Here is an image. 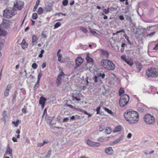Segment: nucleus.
<instances>
[{
  "instance_id": "1",
  "label": "nucleus",
  "mask_w": 158,
  "mask_h": 158,
  "mask_svg": "<svg viewBox=\"0 0 158 158\" xmlns=\"http://www.w3.org/2000/svg\"><path fill=\"white\" fill-rule=\"evenodd\" d=\"M124 116L126 119L131 124H134L137 123L139 119L138 113L135 111H129L125 113Z\"/></svg>"
},
{
  "instance_id": "2",
  "label": "nucleus",
  "mask_w": 158,
  "mask_h": 158,
  "mask_svg": "<svg viewBox=\"0 0 158 158\" xmlns=\"http://www.w3.org/2000/svg\"><path fill=\"white\" fill-rule=\"evenodd\" d=\"M101 64L103 67L109 70H113L115 68V65L110 60L103 59Z\"/></svg>"
},
{
  "instance_id": "3",
  "label": "nucleus",
  "mask_w": 158,
  "mask_h": 158,
  "mask_svg": "<svg viewBox=\"0 0 158 158\" xmlns=\"http://www.w3.org/2000/svg\"><path fill=\"white\" fill-rule=\"evenodd\" d=\"M146 75L148 77H156L158 76V69L151 68L146 70Z\"/></svg>"
},
{
  "instance_id": "4",
  "label": "nucleus",
  "mask_w": 158,
  "mask_h": 158,
  "mask_svg": "<svg viewBox=\"0 0 158 158\" xmlns=\"http://www.w3.org/2000/svg\"><path fill=\"white\" fill-rule=\"evenodd\" d=\"M129 100L128 95L124 94L122 95L119 100V104L120 106L124 107L128 103Z\"/></svg>"
},
{
  "instance_id": "5",
  "label": "nucleus",
  "mask_w": 158,
  "mask_h": 158,
  "mask_svg": "<svg viewBox=\"0 0 158 158\" xmlns=\"http://www.w3.org/2000/svg\"><path fill=\"white\" fill-rule=\"evenodd\" d=\"M13 8L6 9L3 10V16L5 18H10L15 15Z\"/></svg>"
},
{
  "instance_id": "6",
  "label": "nucleus",
  "mask_w": 158,
  "mask_h": 158,
  "mask_svg": "<svg viewBox=\"0 0 158 158\" xmlns=\"http://www.w3.org/2000/svg\"><path fill=\"white\" fill-rule=\"evenodd\" d=\"M144 119L145 122L148 124H153L155 122L154 116L149 114H147L145 115Z\"/></svg>"
},
{
  "instance_id": "7",
  "label": "nucleus",
  "mask_w": 158,
  "mask_h": 158,
  "mask_svg": "<svg viewBox=\"0 0 158 158\" xmlns=\"http://www.w3.org/2000/svg\"><path fill=\"white\" fill-rule=\"evenodd\" d=\"M23 2L20 1H17L15 3H14L13 8L15 10L17 9L21 10L23 8Z\"/></svg>"
},
{
  "instance_id": "8",
  "label": "nucleus",
  "mask_w": 158,
  "mask_h": 158,
  "mask_svg": "<svg viewBox=\"0 0 158 158\" xmlns=\"http://www.w3.org/2000/svg\"><path fill=\"white\" fill-rule=\"evenodd\" d=\"M81 95V94L76 92L75 93L73 94L72 96V99L73 100H75L77 101H79L81 100L80 97Z\"/></svg>"
},
{
  "instance_id": "9",
  "label": "nucleus",
  "mask_w": 158,
  "mask_h": 158,
  "mask_svg": "<svg viewBox=\"0 0 158 158\" xmlns=\"http://www.w3.org/2000/svg\"><path fill=\"white\" fill-rule=\"evenodd\" d=\"M83 59L81 57H78L75 60L76 62L75 68H77L80 66L83 63Z\"/></svg>"
},
{
  "instance_id": "10",
  "label": "nucleus",
  "mask_w": 158,
  "mask_h": 158,
  "mask_svg": "<svg viewBox=\"0 0 158 158\" xmlns=\"http://www.w3.org/2000/svg\"><path fill=\"white\" fill-rule=\"evenodd\" d=\"M87 143L88 145L93 147H99L100 145L99 143L95 142L90 140H88Z\"/></svg>"
},
{
  "instance_id": "11",
  "label": "nucleus",
  "mask_w": 158,
  "mask_h": 158,
  "mask_svg": "<svg viewBox=\"0 0 158 158\" xmlns=\"http://www.w3.org/2000/svg\"><path fill=\"white\" fill-rule=\"evenodd\" d=\"M11 22L10 21L6 19H3V23L0 25L3 27H5L6 28L8 29L9 27L10 24Z\"/></svg>"
},
{
  "instance_id": "12",
  "label": "nucleus",
  "mask_w": 158,
  "mask_h": 158,
  "mask_svg": "<svg viewBox=\"0 0 158 158\" xmlns=\"http://www.w3.org/2000/svg\"><path fill=\"white\" fill-rule=\"evenodd\" d=\"M46 100V98L43 96H41L40 98L39 102L40 104L41 105L42 108H44V105Z\"/></svg>"
},
{
  "instance_id": "13",
  "label": "nucleus",
  "mask_w": 158,
  "mask_h": 158,
  "mask_svg": "<svg viewBox=\"0 0 158 158\" xmlns=\"http://www.w3.org/2000/svg\"><path fill=\"white\" fill-rule=\"evenodd\" d=\"M105 152L109 155H112L113 154L114 151L112 147H109L105 149Z\"/></svg>"
},
{
  "instance_id": "14",
  "label": "nucleus",
  "mask_w": 158,
  "mask_h": 158,
  "mask_svg": "<svg viewBox=\"0 0 158 158\" xmlns=\"http://www.w3.org/2000/svg\"><path fill=\"white\" fill-rule=\"evenodd\" d=\"M53 5L51 3H49L48 5H45L44 9L47 12L51 11L52 10Z\"/></svg>"
},
{
  "instance_id": "15",
  "label": "nucleus",
  "mask_w": 158,
  "mask_h": 158,
  "mask_svg": "<svg viewBox=\"0 0 158 158\" xmlns=\"http://www.w3.org/2000/svg\"><path fill=\"white\" fill-rule=\"evenodd\" d=\"M102 57L105 58H108L109 56L108 52L105 50H101Z\"/></svg>"
},
{
  "instance_id": "16",
  "label": "nucleus",
  "mask_w": 158,
  "mask_h": 158,
  "mask_svg": "<svg viewBox=\"0 0 158 158\" xmlns=\"http://www.w3.org/2000/svg\"><path fill=\"white\" fill-rule=\"evenodd\" d=\"M7 34V32L3 29V27L0 25V36H4L6 35Z\"/></svg>"
},
{
  "instance_id": "17",
  "label": "nucleus",
  "mask_w": 158,
  "mask_h": 158,
  "mask_svg": "<svg viewBox=\"0 0 158 158\" xmlns=\"http://www.w3.org/2000/svg\"><path fill=\"white\" fill-rule=\"evenodd\" d=\"M12 149H11L9 147H8L6 149V150L5 154L6 155L9 154L10 156L11 157H12L13 154H12Z\"/></svg>"
},
{
  "instance_id": "18",
  "label": "nucleus",
  "mask_w": 158,
  "mask_h": 158,
  "mask_svg": "<svg viewBox=\"0 0 158 158\" xmlns=\"http://www.w3.org/2000/svg\"><path fill=\"white\" fill-rule=\"evenodd\" d=\"M125 13L126 15H125V17L126 19L130 22H132V20L131 18V14L129 13L126 12H125Z\"/></svg>"
},
{
  "instance_id": "19",
  "label": "nucleus",
  "mask_w": 158,
  "mask_h": 158,
  "mask_svg": "<svg viewBox=\"0 0 158 158\" xmlns=\"http://www.w3.org/2000/svg\"><path fill=\"white\" fill-rule=\"evenodd\" d=\"M61 50H58L57 52V56L58 57V61L62 63V62L61 61V58L62 57V55L61 54H60V52Z\"/></svg>"
},
{
  "instance_id": "20",
  "label": "nucleus",
  "mask_w": 158,
  "mask_h": 158,
  "mask_svg": "<svg viewBox=\"0 0 158 158\" xmlns=\"http://www.w3.org/2000/svg\"><path fill=\"white\" fill-rule=\"evenodd\" d=\"M21 45L23 49H25L28 46L27 44L26 43L24 39L23 40L21 43Z\"/></svg>"
},
{
  "instance_id": "21",
  "label": "nucleus",
  "mask_w": 158,
  "mask_h": 158,
  "mask_svg": "<svg viewBox=\"0 0 158 158\" xmlns=\"http://www.w3.org/2000/svg\"><path fill=\"white\" fill-rule=\"evenodd\" d=\"M123 138V136H121L118 139H115L112 142V145L116 144L120 142V141Z\"/></svg>"
},
{
  "instance_id": "22",
  "label": "nucleus",
  "mask_w": 158,
  "mask_h": 158,
  "mask_svg": "<svg viewBox=\"0 0 158 158\" xmlns=\"http://www.w3.org/2000/svg\"><path fill=\"white\" fill-rule=\"evenodd\" d=\"M38 40L37 37L35 35H33L32 37V41L31 44L32 46L35 44L36 43V41Z\"/></svg>"
},
{
  "instance_id": "23",
  "label": "nucleus",
  "mask_w": 158,
  "mask_h": 158,
  "mask_svg": "<svg viewBox=\"0 0 158 158\" xmlns=\"http://www.w3.org/2000/svg\"><path fill=\"white\" fill-rule=\"evenodd\" d=\"M121 129V127L120 126H116L113 130V132L116 133L119 132Z\"/></svg>"
},
{
  "instance_id": "24",
  "label": "nucleus",
  "mask_w": 158,
  "mask_h": 158,
  "mask_svg": "<svg viewBox=\"0 0 158 158\" xmlns=\"http://www.w3.org/2000/svg\"><path fill=\"white\" fill-rule=\"evenodd\" d=\"M112 130L109 127H107L105 130V132L107 134H110Z\"/></svg>"
},
{
  "instance_id": "25",
  "label": "nucleus",
  "mask_w": 158,
  "mask_h": 158,
  "mask_svg": "<svg viewBox=\"0 0 158 158\" xmlns=\"http://www.w3.org/2000/svg\"><path fill=\"white\" fill-rule=\"evenodd\" d=\"M64 75V74L62 70H61L60 73L58 74L57 78L58 79L61 80L62 77Z\"/></svg>"
},
{
  "instance_id": "26",
  "label": "nucleus",
  "mask_w": 158,
  "mask_h": 158,
  "mask_svg": "<svg viewBox=\"0 0 158 158\" xmlns=\"http://www.w3.org/2000/svg\"><path fill=\"white\" fill-rule=\"evenodd\" d=\"M100 109L101 106H98L96 110V111H97V114H100L101 115L103 114V112L100 111Z\"/></svg>"
},
{
  "instance_id": "27",
  "label": "nucleus",
  "mask_w": 158,
  "mask_h": 158,
  "mask_svg": "<svg viewBox=\"0 0 158 158\" xmlns=\"http://www.w3.org/2000/svg\"><path fill=\"white\" fill-rule=\"evenodd\" d=\"M40 0H38L36 2L35 5V6H34V7L33 9V11H34V12L35 11V10H36L37 7H38V6L39 4L40 3Z\"/></svg>"
},
{
  "instance_id": "28",
  "label": "nucleus",
  "mask_w": 158,
  "mask_h": 158,
  "mask_svg": "<svg viewBox=\"0 0 158 158\" xmlns=\"http://www.w3.org/2000/svg\"><path fill=\"white\" fill-rule=\"evenodd\" d=\"M52 152V150L51 149H49L47 153L46 154L45 156V157L49 158L51 155V152Z\"/></svg>"
},
{
  "instance_id": "29",
  "label": "nucleus",
  "mask_w": 158,
  "mask_h": 158,
  "mask_svg": "<svg viewBox=\"0 0 158 158\" xmlns=\"http://www.w3.org/2000/svg\"><path fill=\"white\" fill-rule=\"evenodd\" d=\"M86 60L88 64L90 63V64H91V63H92L93 62V59L89 56H88L86 58Z\"/></svg>"
},
{
  "instance_id": "30",
  "label": "nucleus",
  "mask_w": 158,
  "mask_h": 158,
  "mask_svg": "<svg viewBox=\"0 0 158 158\" xmlns=\"http://www.w3.org/2000/svg\"><path fill=\"white\" fill-rule=\"evenodd\" d=\"M121 32H123V33H125V31L123 29H122V30H120V31H116V32H115V33H113L112 35H116L117 34H118L120 33H121Z\"/></svg>"
},
{
  "instance_id": "31",
  "label": "nucleus",
  "mask_w": 158,
  "mask_h": 158,
  "mask_svg": "<svg viewBox=\"0 0 158 158\" xmlns=\"http://www.w3.org/2000/svg\"><path fill=\"white\" fill-rule=\"evenodd\" d=\"M152 27V26H149L148 27H147V28H144V27H141L140 30L142 31H145L146 30H149V29Z\"/></svg>"
},
{
  "instance_id": "32",
  "label": "nucleus",
  "mask_w": 158,
  "mask_h": 158,
  "mask_svg": "<svg viewBox=\"0 0 158 158\" xmlns=\"http://www.w3.org/2000/svg\"><path fill=\"white\" fill-rule=\"evenodd\" d=\"M43 9L41 7H40L38 8L37 10V13L39 15H41L43 13Z\"/></svg>"
},
{
  "instance_id": "33",
  "label": "nucleus",
  "mask_w": 158,
  "mask_h": 158,
  "mask_svg": "<svg viewBox=\"0 0 158 158\" xmlns=\"http://www.w3.org/2000/svg\"><path fill=\"white\" fill-rule=\"evenodd\" d=\"M104 109L109 114H113V112L111 110H110L109 109L106 108L104 107Z\"/></svg>"
},
{
  "instance_id": "34",
  "label": "nucleus",
  "mask_w": 158,
  "mask_h": 158,
  "mask_svg": "<svg viewBox=\"0 0 158 158\" xmlns=\"http://www.w3.org/2000/svg\"><path fill=\"white\" fill-rule=\"evenodd\" d=\"M142 65L140 64H138L137 66V68L138 69V72H139L142 69Z\"/></svg>"
},
{
  "instance_id": "35",
  "label": "nucleus",
  "mask_w": 158,
  "mask_h": 158,
  "mask_svg": "<svg viewBox=\"0 0 158 158\" xmlns=\"http://www.w3.org/2000/svg\"><path fill=\"white\" fill-rule=\"evenodd\" d=\"M9 91L7 90V89H5L4 94V96L6 97H7L9 95Z\"/></svg>"
},
{
  "instance_id": "36",
  "label": "nucleus",
  "mask_w": 158,
  "mask_h": 158,
  "mask_svg": "<svg viewBox=\"0 0 158 158\" xmlns=\"http://www.w3.org/2000/svg\"><path fill=\"white\" fill-rule=\"evenodd\" d=\"M124 92V90L122 88H121L119 90V95L121 96Z\"/></svg>"
},
{
  "instance_id": "37",
  "label": "nucleus",
  "mask_w": 158,
  "mask_h": 158,
  "mask_svg": "<svg viewBox=\"0 0 158 158\" xmlns=\"http://www.w3.org/2000/svg\"><path fill=\"white\" fill-rule=\"evenodd\" d=\"M61 25V24L60 22H58L56 23L54 25V27L55 28H56L59 27Z\"/></svg>"
},
{
  "instance_id": "38",
  "label": "nucleus",
  "mask_w": 158,
  "mask_h": 158,
  "mask_svg": "<svg viewBox=\"0 0 158 158\" xmlns=\"http://www.w3.org/2000/svg\"><path fill=\"white\" fill-rule=\"evenodd\" d=\"M19 120H17L16 122L13 121L12 123L14 124L15 127H17L19 125Z\"/></svg>"
},
{
  "instance_id": "39",
  "label": "nucleus",
  "mask_w": 158,
  "mask_h": 158,
  "mask_svg": "<svg viewBox=\"0 0 158 158\" xmlns=\"http://www.w3.org/2000/svg\"><path fill=\"white\" fill-rule=\"evenodd\" d=\"M98 75L99 77H102V79H103L105 76V74L104 73H98Z\"/></svg>"
},
{
  "instance_id": "40",
  "label": "nucleus",
  "mask_w": 158,
  "mask_h": 158,
  "mask_svg": "<svg viewBox=\"0 0 158 158\" xmlns=\"http://www.w3.org/2000/svg\"><path fill=\"white\" fill-rule=\"evenodd\" d=\"M80 29L84 33H86L88 32V30L85 28L81 27Z\"/></svg>"
},
{
  "instance_id": "41",
  "label": "nucleus",
  "mask_w": 158,
  "mask_h": 158,
  "mask_svg": "<svg viewBox=\"0 0 158 158\" xmlns=\"http://www.w3.org/2000/svg\"><path fill=\"white\" fill-rule=\"evenodd\" d=\"M38 18L37 14L36 13H34L32 14V18L33 19H35Z\"/></svg>"
},
{
  "instance_id": "42",
  "label": "nucleus",
  "mask_w": 158,
  "mask_h": 158,
  "mask_svg": "<svg viewBox=\"0 0 158 158\" xmlns=\"http://www.w3.org/2000/svg\"><path fill=\"white\" fill-rule=\"evenodd\" d=\"M68 2V0H64L62 1L63 5L64 6H66L67 5Z\"/></svg>"
},
{
  "instance_id": "43",
  "label": "nucleus",
  "mask_w": 158,
  "mask_h": 158,
  "mask_svg": "<svg viewBox=\"0 0 158 158\" xmlns=\"http://www.w3.org/2000/svg\"><path fill=\"white\" fill-rule=\"evenodd\" d=\"M40 84H35L33 87V90L34 91H35L39 87Z\"/></svg>"
},
{
  "instance_id": "44",
  "label": "nucleus",
  "mask_w": 158,
  "mask_h": 158,
  "mask_svg": "<svg viewBox=\"0 0 158 158\" xmlns=\"http://www.w3.org/2000/svg\"><path fill=\"white\" fill-rule=\"evenodd\" d=\"M44 50H41L40 53L39 55L38 56L40 58H41L43 57V54L44 53Z\"/></svg>"
},
{
  "instance_id": "45",
  "label": "nucleus",
  "mask_w": 158,
  "mask_h": 158,
  "mask_svg": "<svg viewBox=\"0 0 158 158\" xmlns=\"http://www.w3.org/2000/svg\"><path fill=\"white\" fill-rule=\"evenodd\" d=\"M121 58L122 60H123L125 62H126L127 60L125 56L124 55H123L121 56Z\"/></svg>"
},
{
  "instance_id": "46",
  "label": "nucleus",
  "mask_w": 158,
  "mask_h": 158,
  "mask_svg": "<svg viewBox=\"0 0 158 158\" xmlns=\"http://www.w3.org/2000/svg\"><path fill=\"white\" fill-rule=\"evenodd\" d=\"M104 128L105 127L104 126H101L99 128V131L100 132H102L104 130Z\"/></svg>"
},
{
  "instance_id": "47",
  "label": "nucleus",
  "mask_w": 158,
  "mask_h": 158,
  "mask_svg": "<svg viewBox=\"0 0 158 158\" xmlns=\"http://www.w3.org/2000/svg\"><path fill=\"white\" fill-rule=\"evenodd\" d=\"M37 65L35 63H34L32 65V67L34 69H36L37 68Z\"/></svg>"
},
{
  "instance_id": "48",
  "label": "nucleus",
  "mask_w": 158,
  "mask_h": 158,
  "mask_svg": "<svg viewBox=\"0 0 158 158\" xmlns=\"http://www.w3.org/2000/svg\"><path fill=\"white\" fill-rule=\"evenodd\" d=\"M156 33V31L150 33L147 35V36H149V37H152L153 35H154Z\"/></svg>"
},
{
  "instance_id": "49",
  "label": "nucleus",
  "mask_w": 158,
  "mask_h": 158,
  "mask_svg": "<svg viewBox=\"0 0 158 158\" xmlns=\"http://www.w3.org/2000/svg\"><path fill=\"white\" fill-rule=\"evenodd\" d=\"M125 62L131 66H132L133 64V63H131L130 61L128 60H127Z\"/></svg>"
},
{
  "instance_id": "50",
  "label": "nucleus",
  "mask_w": 158,
  "mask_h": 158,
  "mask_svg": "<svg viewBox=\"0 0 158 158\" xmlns=\"http://www.w3.org/2000/svg\"><path fill=\"white\" fill-rule=\"evenodd\" d=\"M61 80L58 79L57 78L56 80V83L58 85H60L61 84Z\"/></svg>"
},
{
  "instance_id": "51",
  "label": "nucleus",
  "mask_w": 158,
  "mask_h": 158,
  "mask_svg": "<svg viewBox=\"0 0 158 158\" xmlns=\"http://www.w3.org/2000/svg\"><path fill=\"white\" fill-rule=\"evenodd\" d=\"M22 112L24 114H25L27 112V109L25 108H23L22 110Z\"/></svg>"
},
{
  "instance_id": "52",
  "label": "nucleus",
  "mask_w": 158,
  "mask_h": 158,
  "mask_svg": "<svg viewBox=\"0 0 158 158\" xmlns=\"http://www.w3.org/2000/svg\"><path fill=\"white\" fill-rule=\"evenodd\" d=\"M104 140V139L103 137H100L98 138V141L100 142H102Z\"/></svg>"
},
{
  "instance_id": "53",
  "label": "nucleus",
  "mask_w": 158,
  "mask_h": 158,
  "mask_svg": "<svg viewBox=\"0 0 158 158\" xmlns=\"http://www.w3.org/2000/svg\"><path fill=\"white\" fill-rule=\"evenodd\" d=\"M11 85L9 84L7 85L6 89H7V90H8L9 91V90L11 89Z\"/></svg>"
},
{
  "instance_id": "54",
  "label": "nucleus",
  "mask_w": 158,
  "mask_h": 158,
  "mask_svg": "<svg viewBox=\"0 0 158 158\" xmlns=\"http://www.w3.org/2000/svg\"><path fill=\"white\" fill-rule=\"evenodd\" d=\"M69 118H68L66 117V118H64L63 120V122H68L69 121Z\"/></svg>"
},
{
  "instance_id": "55",
  "label": "nucleus",
  "mask_w": 158,
  "mask_h": 158,
  "mask_svg": "<svg viewBox=\"0 0 158 158\" xmlns=\"http://www.w3.org/2000/svg\"><path fill=\"white\" fill-rule=\"evenodd\" d=\"M42 73L41 72H40V73H39V75H38V78H37L40 79L41 77L42 76Z\"/></svg>"
},
{
  "instance_id": "56",
  "label": "nucleus",
  "mask_w": 158,
  "mask_h": 158,
  "mask_svg": "<svg viewBox=\"0 0 158 158\" xmlns=\"http://www.w3.org/2000/svg\"><path fill=\"white\" fill-rule=\"evenodd\" d=\"M44 144H43V143H37V146L40 147H41L43 146Z\"/></svg>"
},
{
  "instance_id": "57",
  "label": "nucleus",
  "mask_w": 158,
  "mask_h": 158,
  "mask_svg": "<svg viewBox=\"0 0 158 158\" xmlns=\"http://www.w3.org/2000/svg\"><path fill=\"white\" fill-rule=\"evenodd\" d=\"M90 32L91 33H92L94 35H95L97 34L96 32L94 31L91 30L90 31Z\"/></svg>"
},
{
  "instance_id": "58",
  "label": "nucleus",
  "mask_w": 158,
  "mask_h": 158,
  "mask_svg": "<svg viewBox=\"0 0 158 158\" xmlns=\"http://www.w3.org/2000/svg\"><path fill=\"white\" fill-rule=\"evenodd\" d=\"M103 11L106 14H108L109 13V12L106 9H104L103 10Z\"/></svg>"
},
{
  "instance_id": "59",
  "label": "nucleus",
  "mask_w": 158,
  "mask_h": 158,
  "mask_svg": "<svg viewBox=\"0 0 158 158\" xmlns=\"http://www.w3.org/2000/svg\"><path fill=\"white\" fill-rule=\"evenodd\" d=\"M119 18L121 20H123L124 19L123 16L122 15H120L119 16Z\"/></svg>"
},
{
  "instance_id": "60",
  "label": "nucleus",
  "mask_w": 158,
  "mask_h": 158,
  "mask_svg": "<svg viewBox=\"0 0 158 158\" xmlns=\"http://www.w3.org/2000/svg\"><path fill=\"white\" fill-rule=\"evenodd\" d=\"M125 38L126 39V40L130 44H131V41L129 40V38L127 36H126L125 37Z\"/></svg>"
},
{
  "instance_id": "61",
  "label": "nucleus",
  "mask_w": 158,
  "mask_h": 158,
  "mask_svg": "<svg viewBox=\"0 0 158 158\" xmlns=\"http://www.w3.org/2000/svg\"><path fill=\"white\" fill-rule=\"evenodd\" d=\"M42 36L44 38H46L47 37L46 35L44 34L43 32L42 34Z\"/></svg>"
},
{
  "instance_id": "62",
  "label": "nucleus",
  "mask_w": 158,
  "mask_h": 158,
  "mask_svg": "<svg viewBox=\"0 0 158 158\" xmlns=\"http://www.w3.org/2000/svg\"><path fill=\"white\" fill-rule=\"evenodd\" d=\"M46 66V63L45 62L43 63L42 64V68L43 69H44Z\"/></svg>"
},
{
  "instance_id": "63",
  "label": "nucleus",
  "mask_w": 158,
  "mask_h": 158,
  "mask_svg": "<svg viewBox=\"0 0 158 158\" xmlns=\"http://www.w3.org/2000/svg\"><path fill=\"white\" fill-rule=\"evenodd\" d=\"M76 110L77 111H80L81 112H83V111H84V110L82 109H81L80 108H77Z\"/></svg>"
},
{
  "instance_id": "64",
  "label": "nucleus",
  "mask_w": 158,
  "mask_h": 158,
  "mask_svg": "<svg viewBox=\"0 0 158 158\" xmlns=\"http://www.w3.org/2000/svg\"><path fill=\"white\" fill-rule=\"evenodd\" d=\"M132 136V134L131 133H129L127 135V137L128 138H130Z\"/></svg>"
}]
</instances>
